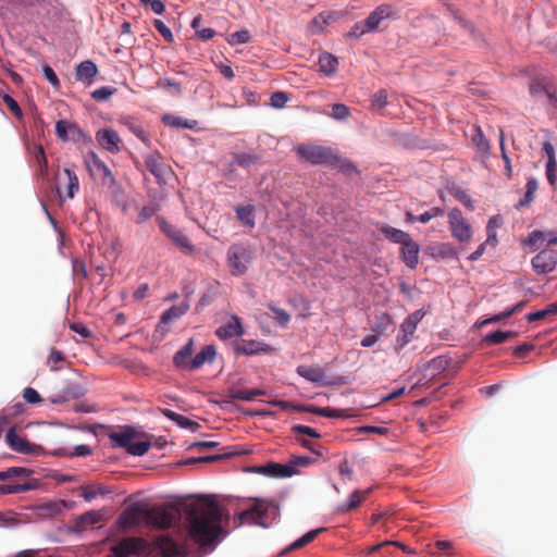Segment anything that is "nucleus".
Wrapping results in <instances>:
<instances>
[{"label":"nucleus","instance_id":"39448f33","mask_svg":"<svg viewBox=\"0 0 557 557\" xmlns=\"http://www.w3.org/2000/svg\"><path fill=\"white\" fill-rule=\"evenodd\" d=\"M299 159L312 165L336 166L338 157L330 147L315 144H301L296 147Z\"/></svg>","mask_w":557,"mask_h":557},{"label":"nucleus","instance_id":"473e14b6","mask_svg":"<svg viewBox=\"0 0 557 557\" xmlns=\"http://www.w3.org/2000/svg\"><path fill=\"white\" fill-rule=\"evenodd\" d=\"M259 156L253 152H235L233 153V162L244 169H248L259 161Z\"/></svg>","mask_w":557,"mask_h":557},{"label":"nucleus","instance_id":"9d476101","mask_svg":"<svg viewBox=\"0 0 557 557\" xmlns=\"http://www.w3.org/2000/svg\"><path fill=\"white\" fill-rule=\"evenodd\" d=\"M5 443L12 450L20 454L40 455L44 451L40 445L29 443L25 437L17 435L15 425L10 426L7 431Z\"/></svg>","mask_w":557,"mask_h":557},{"label":"nucleus","instance_id":"b1692460","mask_svg":"<svg viewBox=\"0 0 557 557\" xmlns=\"http://www.w3.org/2000/svg\"><path fill=\"white\" fill-rule=\"evenodd\" d=\"M237 220L249 228H253L256 226L255 219V207L251 205L247 206H237L235 208Z\"/></svg>","mask_w":557,"mask_h":557},{"label":"nucleus","instance_id":"cd10ccee","mask_svg":"<svg viewBox=\"0 0 557 557\" xmlns=\"http://www.w3.org/2000/svg\"><path fill=\"white\" fill-rule=\"evenodd\" d=\"M371 490H364V491H355L347 503L341 506L339 510L342 512L351 511L360 506V504L368 497Z\"/></svg>","mask_w":557,"mask_h":557},{"label":"nucleus","instance_id":"8fccbe9b","mask_svg":"<svg viewBox=\"0 0 557 557\" xmlns=\"http://www.w3.org/2000/svg\"><path fill=\"white\" fill-rule=\"evenodd\" d=\"M157 211H158V206L154 203H150L148 206L140 208L138 211V216H137L136 223L141 224V223L148 221L157 213Z\"/></svg>","mask_w":557,"mask_h":557},{"label":"nucleus","instance_id":"ddd939ff","mask_svg":"<svg viewBox=\"0 0 557 557\" xmlns=\"http://www.w3.org/2000/svg\"><path fill=\"white\" fill-rule=\"evenodd\" d=\"M148 508L141 505H133L126 508L119 517V523L123 529L138 525L143 520L146 521V511Z\"/></svg>","mask_w":557,"mask_h":557},{"label":"nucleus","instance_id":"6e6d98bb","mask_svg":"<svg viewBox=\"0 0 557 557\" xmlns=\"http://www.w3.org/2000/svg\"><path fill=\"white\" fill-rule=\"evenodd\" d=\"M454 197L460 201L465 207H467L469 210H473V201L470 197V195L460 188H457L453 191Z\"/></svg>","mask_w":557,"mask_h":557},{"label":"nucleus","instance_id":"052dcab7","mask_svg":"<svg viewBox=\"0 0 557 557\" xmlns=\"http://www.w3.org/2000/svg\"><path fill=\"white\" fill-rule=\"evenodd\" d=\"M292 431L293 433L295 434H304V435H308L310 437H313V438H320L321 435L320 433L317 432V430L310 428V426H307V425H302V424H296L292 428Z\"/></svg>","mask_w":557,"mask_h":557},{"label":"nucleus","instance_id":"79ce46f5","mask_svg":"<svg viewBox=\"0 0 557 557\" xmlns=\"http://www.w3.org/2000/svg\"><path fill=\"white\" fill-rule=\"evenodd\" d=\"M297 373L311 382H319L323 376V372L320 369L305 366L298 367Z\"/></svg>","mask_w":557,"mask_h":557},{"label":"nucleus","instance_id":"4c0bfd02","mask_svg":"<svg viewBox=\"0 0 557 557\" xmlns=\"http://www.w3.org/2000/svg\"><path fill=\"white\" fill-rule=\"evenodd\" d=\"M540 242L544 243L546 242L548 245H556L557 244V237L553 236L552 234H546L541 231H533L528 238V245L535 246Z\"/></svg>","mask_w":557,"mask_h":557},{"label":"nucleus","instance_id":"338daca9","mask_svg":"<svg viewBox=\"0 0 557 557\" xmlns=\"http://www.w3.org/2000/svg\"><path fill=\"white\" fill-rule=\"evenodd\" d=\"M175 423L184 429H189L191 431H195L199 428V423L196 421L190 420L189 418L178 414L177 419L175 420Z\"/></svg>","mask_w":557,"mask_h":557},{"label":"nucleus","instance_id":"4d7b16f0","mask_svg":"<svg viewBox=\"0 0 557 557\" xmlns=\"http://www.w3.org/2000/svg\"><path fill=\"white\" fill-rule=\"evenodd\" d=\"M153 26L166 42H172L174 40L171 29L161 20H154Z\"/></svg>","mask_w":557,"mask_h":557},{"label":"nucleus","instance_id":"c03bdc74","mask_svg":"<svg viewBox=\"0 0 557 557\" xmlns=\"http://www.w3.org/2000/svg\"><path fill=\"white\" fill-rule=\"evenodd\" d=\"M306 411L318 414V416L327 417V418H344V417H346V414H344L342 411L335 410V409H332L329 407L322 408V407L309 406L306 408Z\"/></svg>","mask_w":557,"mask_h":557},{"label":"nucleus","instance_id":"13d9d810","mask_svg":"<svg viewBox=\"0 0 557 557\" xmlns=\"http://www.w3.org/2000/svg\"><path fill=\"white\" fill-rule=\"evenodd\" d=\"M23 398L26 403L32 405L39 404L42 401V398L39 395V393L33 387H26L23 391Z\"/></svg>","mask_w":557,"mask_h":557},{"label":"nucleus","instance_id":"dca6fc26","mask_svg":"<svg viewBox=\"0 0 557 557\" xmlns=\"http://www.w3.org/2000/svg\"><path fill=\"white\" fill-rule=\"evenodd\" d=\"M215 335L222 341L243 336L244 327L240 319L237 315H232L228 322L216 329Z\"/></svg>","mask_w":557,"mask_h":557},{"label":"nucleus","instance_id":"680f3d73","mask_svg":"<svg viewBox=\"0 0 557 557\" xmlns=\"http://www.w3.org/2000/svg\"><path fill=\"white\" fill-rule=\"evenodd\" d=\"M370 33L369 30H366V23L363 22H357L352 28L348 32L347 37L348 38H355L359 39L362 35Z\"/></svg>","mask_w":557,"mask_h":557},{"label":"nucleus","instance_id":"0e129e2a","mask_svg":"<svg viewBox=\"0 0 557 557\" xmlns=\"http://www.w3.org/2000/svg\"><path fill=\"white\" fill-rule=\"evenodd\" d=\"M157 222L161 228V231L171 239L175 233H177V228L168 223L164 218L158 216Z\"/></svg>","mask_w":557,"mask_h":557},{"label":"nucleus","instance_id":"4468645a","mask_svg":"<svg viewBox=\"0 0 557 557\" xmlns=\"http://www.w3.org/2000/svg\"><path fill=\"white\" fill-rule=\"evenodd\" d=\"M395 13L391 4L384 3L375 8L369 16L364 20L366 30L375 32L381 22L385 18L391 17Z\"/></svg>","mask_w":557,"mask_h":557},{"label":"nucleus","instance_id":"7ed1b4c3","mask_svg":"<svg viewBox=\"0 0 557 557\" xmlns=\"http://www.w3.org/2000/svg\"><path fill=\"white\" fill-rule=\"evenodd\" d=\"M278 513L280 508L274 502L255 499L249 508L235 515L234 523L236 527L253 524L262 528H269L272 521L277 518Z\"/></svg>","mask_w":557,"mask_h":557},{"label":"nucleus","instance_id":"c756f323","mask_svg":"<svg viewBox=\"0 0 557 557\" xmlns=\"http://www.w3.org/2000/svg\"><path fill=\"white\" fill-rule=\"evenodd\" d=\"M189 309V305L187 302H181L180 305L172 306L170 309L164 311L161 315L162 323H170L182 315H184Z\"/></svg>","mask_w":557,"mask_h":557},{"label":"nucleus","instance_id":"bb28decb","mask_svg":"<svg viewBox=\"0 0 557 557\" xmlns=\"http://www.w3.org/2000/svg\"><path fill=\"white\" fill-rule=\"evenodd\" d=\"M265 395V391L260 388H250V389H240V388H232L230 391V396L233 399L251 401L255 400L258 396Z\"/></svg>","mask_w":557,"mask_h":557},{"label":"nucleus","instance_id":"412c9836","mask_svg":"<svg viewBox=\"0 0 557 557\" xmlns=\"http://www.w3.org/2000/svg\"><path fill=\"white\" fill-rule=\"evenodd\" d=\"M97 74L98 67L90 60L83 61L76 66L75 77L77 81L91 84Z\"/></svg>","mask_w":557,"mask_h":557},{"label":"nucleus","instance_id":"09e8293b","mask_svg":"<svg viewBox=\"0 0 557 557\" xmlns=\"http://www.w3.org/2000/svg\"><path fill=\"white\" fill-rule=\"evenodd\" d=\"M125 124L137 138H139L144 143H148L149 135L140 124L136 123L132 119L127 120Z\"/></svg>","mask_w":557,"mask_h":557},{"label":"nucleus","instance_id":"69168bd1","mask_svg":"<svg viewBox=\"0 0 557 557\" xmlns=\"http://www.w3.org/2000/svg\"><path fill=\"white\" fill-rule=\"evenodd\" d=\"M157 222L161 228V231L171 239L175 233H177V228L168 223L164 218L158 216Z\"/></svg>","mask_w":557,"mask_h":557},{"label":"nucleus","instance_id":"2f4dec72","mask_svg":"<svg viewBox=\"0 0 557 557\" xmlns=\"http://www.w3.org/2000/svg\"><path fill=\"white\" fill-rule=\"evenodd\" d=\"M389 92L387 89H380L374 92L370 100V109L381 112L388 104Z\"/></svg>","mask_w":557,"mask_h":557},{"label":"nucleus","instance_id":"20e7f679","mask_svg":"<svg viewBox=\"0 0 557 557\" xmlns=\"http://www.w3.org/2000/svg\"><path fill=\"white\" fill-rule=\"evenodd\" d=\"M86 165L90 175L98 178L101 185L108 188L115 199H119L123 195L121 184L116 182L112 171L96 153H90L86 159Z\"/></svg>","mask_w":557,"mask_h":557},{"label":"nucleus","instance_id":"423d86ee","mask_svg":"<svg viewBox=\"0 0 557 557\" xmlns=\"http://www.w3.org/2000/svg\"><path fill=\"white\" fill-rule=\"evenodd\" d=\"M135 436L136 432L133 426H124L121 431L109 433V438L114 447L125 448L133 456H143L149 450L150 442H134Z\"/></svg>","mask_w":557,"mask_h":557},{"label":"nucleus","instance_id":"3c124183","mask_svg":"<svg viewBox=\"0 0 557 557\" xmlns=\"http://www.w3.org/2000/svg\"><path fill=\"white\" fill-rule=\"evenodd\" d=\"M268 307L274 313V319L280 325L286 326L289 323L290 314L287 311L274 306L273 304H269Z\"/></svg>","mask_w":557,"mask_h":557},{"label":"nucleus","instance_id":"f8f14e48","mask_svg":"<svg viewBox=\"0 0 557 557\" xmlns=\"http://www.w3.org/2000/svg\"><path fill=\"white\" fill-rule=\"evenodd\" d=\"M145 165L159 183L164 182L171 174V169L162 161L159 152H151L145 157Z\"/></svg>","mask_w":557,"mask_h":557},{"label":"nucleus","instance_id":"603ef678","mask_svg":"<svg viewBox=\"0 0 557 557\" xmlns=\"http://www.w3.org/2000/svg\"><path fill=\"white\" fill-rule=\"evenodd\" d=\"M115 88L113 87H110V86H102L98 89H95L92 92H91V97L96 100V101H106L108 100L114 92H115Z\"/></svg>","mask_w":557,"mask_h":557},{"label":"nucleus","instance_id":"7c9ffc66","mask_svg":"<svg viewBox=\"0 0 557 557\" xmlns=\"http://www.w3.org/2000/svg\"><path fill=\"white\" fill-rule=\"evenodd\" d=\"M322 531H324L323 528L311 530L307 532L305 535L296 540L293 544H290L287 548H285L282 554H286L290 550L299 549L307 544L311 543Z\"/></svg>","mask_w":557,"mask_h":557},{"label":"nucleus","instance_id":"f3484780","mask_svg":"<svg viewBox=\"0 0 557 557\" xmlns=\"http://www.w3.org/2000/svg\"><path fill=\"white\" fill-rule=\"evenodd\" d=\"M419 252L420 247L412 237L408 238L400 247V258L410 269H414L418 265Z\"/></svg>","mask_w":557,"mask_h":557},{"label":"nucleus","instance_id":"864d4df0","mask_svg":"<svg viewBox=\"0 0 557 557\" xmlns=\"http://www.w3.org/2000/svg\"><path fill=\"white\" fill-rule=\"evenodd\" d=\"M30 473V470L22 467H12L7 469L5 471H0V480H7L12 476H22V475H28Z\"/></svg>","mask_w":557,"mask_h":557},{"label":"nucleus","instance_id":"f03ea898","mask_svg":"<svg viewBox=\"0 0 557 557\" xmlns=\"http://www.w3.org/2000/svg\"><path fill=\"white\" fill-rule=\"evenodd\" d=\"M108 557H186V550L169 535H159L151 542L139 536H124L110 546Z\"/></svg>","mask_w":557,"mask_h":557},{"label":"nucleus","instance_id":"6ab92c4d","mask_svg":"<svg viewBox=\"0 0 557 557\" xmlns=\"http://www.w3.org/2000/svg\"><path fill=\"white\" fill-rule=\"evenodd\" d=\"M216 351L213 345L205 346L189 362V371L200 369L205 363L213 362Z\"/></svg>","mask_w":557,"mask_h":557},{"label":"nucleus","instance_id":"4be33fe9","mask_svg":"<svg viewBox=\"0 0 557 557\" xmlns=\"http://www.w3.org/2000/svg\"><path fill=\"white\" fill-rule=\"evenodd\" d=\"M194 351L193 339H189L175 355L173 362L175 367L182 370L189 371V362L191 361V355Z\"/></svg>","mask_w":557,"mask_h":557},{"label":"nucleus","instance_id":"58836bf2","mask_svg":"<svg viewBox=\"0 0 557 557\" xmlns=\"http://www.w3.org/2000/svg\"><path fill=\"white\" fill-rule=\"evenodd\" d=\"M171 240L183 251L191 255L195 252V246L190 243L189 238L178 230Z\"/></svg>","mask_w":557,"mask_h":557},{"label":"nucleus","instance_id":"5701e85b","mask_svg":"<svg viewBox=\"0 0 557 557\" xmlns=\"http://www.w3.org/2000/svg\"><path fill=\"white\" fill-rule=\"evenodd\" d=\"M270 350V345L256 341H245L243 345L236 347V354L247 356L256 355L258 352H269Z\"/></svg>","mask_w":557,"mask_h":557},{"label":"nucleus","instance_id":"1a4fd4ad","mask_svg":"<svg viewBox=\"0 0 557 557\" xmlns=\"http://www.w3.org/2000/svg\"><path fill=\"white\" fill-rule=\"evenodd\" d=\"M447 216L453 238L459 243H469L473 236V231L471 224L465 219L461 210L453 208Z\"/></svg>","mask_w":557,"mask_h":557},{"label":"nucleus","instance_id":"f257e3e1","mask_svg":"<svg viewBox=\"0 0 557 557\" xmlns=\"http://www.w3.org/2000/svg\"><path fill=\"white\" fill-rule=\"evenodd\" d=\"M189 537L201 546L212 544L223 532V509L213 496L203 495L184 507Z\"/></svg>","mask_w":557,"mask_h":557},{"label":"nucleus","instance_id":"49530a36","mask_svg":"<svg viewBox=\"0 0 557 557\" xmlns=\"http://www.w3.org/2000/svg\"><path fill=\"white\" fill-rule=\"evenodd\" d=\"M29 490H30V485L28 483L0 484V495L18 494V493L27 492Z\"/></svg>","mask_w":557,"mask_h":557},{"label":"nucleus","instance_id":"a18cd8bd","mask_svg":"<svg viewBox=\"0 0 557 557\" xmlns=\"http://www.w3.org/2000/svg\"><path fill=\"white\" fill-rule=\"evenodd\" d=\"M472 143L475 145L478 150L481 152H487L490 149L488 140L486 139L481 127H479V126L474 127V131L472 134Z\"/></svg>","mask_w":557,"mask_h":557},{"label":"nucleus","instance_id":"2eb2a0df","mask_svg":"<svg viewBox=\"0 0 557 557\" xmlns=\"http://www.w3.org/2000/svg\"><path fill=\"white\" fill-rule=\"evenodd\" d=\"M96 139L99 145L111 153L120 151L121 138L119 134L112 128L99 129L96 134Z\"/></svg>","mask_w":557,"mask_h":557},{"label":"nucleus","instance_id":"9b49d317","mask_svg":"<svg viewBox=\"0 0 557 557\" xmlns=\"http://www.w3.org/2000/svg\"><path fill=\"white\" fill-rule=\"evenodd\" d=\"M531 263L536 274H548L557 265V250L544 249L532 258Z\"/></svg>","mask_w":557,"mask_h":557},{"label":"nucleus","instance_id":"72a5a7b5","mask_svg":"<svg viewBox=\"0 0 557 557\" xmlns=\"http://www.w3.org/2000/svg\"><path fill=\"white\" fill-rule=\"evenodd\" d=\"M335 13L333 12H322L318 16H315L310 23V29L313 34H318L323 30V28L334 21Z\"/></svg>","mask_w":557,"mask_h":557},{"label":"nucleus","instance_id":"ea45409f","mask_svg":"<svg viewBox=\"0 0 557 557\" xmlns=\"http://www.w3.org/2000/svg\"><path fill=\"white\" fill-rule=\"evenodd\" d=\"M516 334L513 332H503V331H496L493 333H490L483 337V342L488 345H498L507 339L513 337Z\"/></svg>","mask_w":557,"mask_h":557},{"label":"nucleus","instance_id":"774afa93","mask_svg":"<svg viewBox=\"0 0 557 557\" xmlns=\"http://www.w3.org/2000/svg\"><path fill=\"white\" fill-rule=\"evenodd\" d=\"M417 324V319L413 320V317H407L401 324V333L410 334V336H412L416 332Z\"/></svg>","mask_w":557,"mask_h":557},{"label":"nucleus","instance_id":"e433bc0d","mask_svg":"<svg viewBox=\"0 0 557 557\" xmlns=\"http://www.w3.org/2000/svg\"><path fill=\"white\" fill-rule=\"evenodd\" d=\"M34 158L38 165V172L41 176H46L48 174V160L41 145H36L34 147Z\"/></svg>","mask_w":557,"mask_h":557},{"label":"nucleus","instance_id":"a19ab883","mask_svg":"<svg viewBox=\"0 0 557 557\" xmlns=\"http://www.w3.org/2000/svg\"><path fill=\"white\" fill-rule=\"evenodd\" d=\"M63 173L66 175L67 177V186H66V197L67 198H73L75 193L78 190L79 188V181H78V177L77 175L75 174L74 171L70 170V169H64L63 170Z\"/></svg>","mask_w":557,"mask_h":557},{"label":"nucleus","instance_id":"bf43d9fd","mask_svg":"<svg viewBox=\"0 0 557 557\" xmlns=\"http://www.w3.org/2000/svg\"><path fill=\"white\" fill-rule=\"evenodd\" d=\"M444 214V210L440 207H433L431 208L429 211H425L424 213L420 214L418 216V221L425 224L428 223L431 219L433 218H437V216H441Z\"/></svg>","mask_w":557,"mask_h":557},{"label":"nucleus","instance_id":"e2e57ef3","mask_svg":"<svg viewBox=\"0 0 557 557\" xmlns=\"http://www.w3.org/2000/svg\"><path fill=\"white\" fill-rule=\"evenodd\" d=\"M157 222L161 228V231L171 239L175 233H177V228L168 223L164 218L158 216Z\"/></svg>","mask_w":557,"mask_h":557},{"label":"nucleus","instance_id":"6e6552de","mask_svg":"<svg viewBox=\"0 0 557 557\" xmlns=\"http://www.w3.org/2000/svg\"><path fill=\"white\" fill-rule=\"evenodd\" d=\"M180 519V511L174 506H157L146 511V524L160 530L170 529Z\"/></svg>","mask_w":557,"mask_h":557},{"label":"nucleus","instance_id":"393cba45","mask_svg":"<svg viewBox=\"0 0 557 557\" xmlns=\"http://www.w3.org/2000/svg\"><path fill=\"white\" fill-rule=\"evenodd\" d=\"M91 453H92V449L89 445L82 444V445L75 446L73 450H70L64 447L58 448L52 453V455L58 456V457L73 458V457H86V456L91 455Z\"/></svg>","mask_w":557,"mask_h":557},{"label":"nucleus","instance_id":"a878e982","mask_svg":"<svg viewBox=\"0 0 557 557\" xmlns=\"http://www.w3.org/2000/svg\"><path fill=\"white\" fill-rule=\"evenodd\" d=\"M380 231L388 240L395 244H399L400 246L411 237L410 234L389 225H383L380 227Z\"/></svg>","mask_w":557,"mask_h":557},{"label":"nucleus","instance_id":"de8ad7c7","mask_svg":"<svg viewBox=\"0 0 557 557\" xmlns=\"http://www.w3.org/2000/svg\"><path fill=\"white\" fill-rule=\"evenodd\" d=\"M331 116L337 121H345L350 116V109L344 103H334Z\"/></svg>","mask_w":557,"mask_h":557},{"label":"nucleus","instance_id":"f704fd0d","mask_svg":"<svg viewBox=\"0 0 557 557\" xmlns=\"http://www.w3.org/2000/svg\"><path fill=\"white\" fill-rule=\"evenodd\" d=\"M457 250L450 243H442L432 248V256L442 259L457 258Z\"/></svg>","mask_w":557,"mask_h":557},{"label":"nucleus","instance_id":"37998d69","mask_svg":"<svg viewBox=\"0 0 557 557\" xmlns=\"http://www.w3.org/2000/svg\"><path fill=\"white\" fill-rule=\"evenodd\" d=\"M101 520V513L96 510H89L78 517V525L83 529L94 525Z\"/></svg>","mask_w":557,"mask_h":557},{"label":"nucleus","instance_id":"5fc2aeb1","mask_svg":"<svg viewBox=\"0 0 557 557\" xmlns=\"http://www.w3.org/2000/svg\"><path fill=\"white\" fill-rule=\"evenodd\" d=\"M289 100L288 94L285 91H276L272 94L270 98V103L273 108L282 109L285 107L287 101Z\"/></svg>","mask_w":557,"mask_h":557},{"label":"nucleus","instance_id":"c85d7f7f","mask_svg":"<svg viewBox=\"0 0 557 557\" xmlns=\"http://www.w3.org/2000/svg\"><path fill=\"white\" fill-rule=\"evenodd\" d=\"M320 71L330 76L334 74L338 66V60L331 53L324 52L319 58Z\"/></svg>","mask_w":557,"mask_h":557},{"label":"nucleus","instance_id":"aec40b11","mask_svg":"<svg viewBox=\"0 0 557 557\" xmlns=\"http://www.w3.org/2000/svg\"><path fill=\"white\" fill-rule=\"evenodd\" d=\"M262 473L272 478H289L296 474V469L290 465L269 462L262 468Z\"/></svg>","mask_w":557,"mask_h":557},{"label":"nucleus","instance_id":"c9c22d12","mask_svg":"<svg viewBox=\"0 0 557 557\" xmlns=\"http://www.w3.org/2000/svg\"><path fill=\"white\" fill-rule=\"evenodd\" d=\"M83 493L82 496L86 502H91L98 496H103L111 493L104 485H86L82 487Z\"/></svg>","mask_w":557,"mask_h":557},{"label":"nucleus","instance_id":"a211bd4d","mask_svg":"<svg viewBox=\"0 0 557 557\" xmlns=\"http://www.w3.org/2000/svg\"><path fill=\"white\" fill-rule=\"evenodd\" d=\"M55 134L62 140H77L81 136V129L71 122L60 120L55 124Z\"/></svg>","mask_w":557,"mask_h":557},{"label":"nucleus","instance_id":"0eeeda50","mask_svg":"<svg viewBox=\"0 0 557 557\" xmlns=\"http://www.w3.org/2000/svg\"><path fill=\"white\" fill-rule=\"evenodd\" d=\"M253 258V251L250 245L233 244L228 247L226 261L230 272L233 276L244 275Z\"/></svg>","mask_w":557,"mask_h":557}]
</instances>
